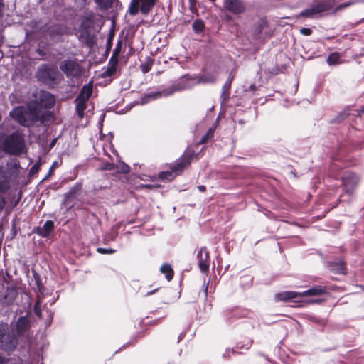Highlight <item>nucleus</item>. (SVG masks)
<instances>
[{"label":"nucleus","mask_w":364,"mask_h":364,"mask_svg":"<svg viewBox=\"0 0 364 364\" xmlns=\"http://www.w3.org/2000/svg\"><path fill=\"white\" fill-rule=\"evenodd\" d=\"M38 105L30 102L27 108L21 106L14 108L9 112V116L16 122L24 127H29L31 124L45 119L44 114L38 111Z\"/></svg>","instance_id":"1"},{"label":"nucleus","mask_w":364,"mask_h":364,"mask_svg":"<svg viewBox=\"0 0 364 364\" xmlns=\"http://www.w3.org/2000/svg\"><path fill=\"white\" fill-rule=\"evenodd\" d=\"M23 134L16 131L10 134L0 133V149L9 155L19 156L25 149Z\"/></svg>","instance_id":"2"},{"label":"nucleus","mask_w":364,"mask_h":364,"mask_svg":"<svg viewBox=\"0 0 364 364\" xmlns=\"http://www.w3.org/2000/svg\"><path fill=\"white\" fill-rule=\"evenodd\" d=\"M17 345V338L10 331L7 324H0V348L6 351H11Z\"/></svg>","instance_id":"3"},{"label":"nucleus","mask_w":364,"mask_h":364,"mask_svg":"<svg viewBox=\"0 0 364 364\" xmlns=\"http://www.w3.org/2000/svg\"><path fill=\"white\" fill-rule=\"evenodd\" d=\"M60 76V72L55 66L43 65L38 68L36 77L43 82L50 85L56 82Z\"/></svg>","instance_id":"4"},{"label":"nucleus","mask_w":364,"mask_h":364,"mask_svg":"<svg viewBox=\"0 0 364 364\" xmlns=\"http://www.w3.org/2000/svg\"><path fill=\"white\" fill-rule=\"evenodd\" d=\"M190 164V157L183 156L171 166V171H161L159 174V178L164 181H172L183 168Z\"/></svg>","instance_id":"5"},{"label":"nucleus","mask_w":364,"mask_h":364,"mask_svg":"<svg viewBox=\"0 0 364 364\" xmlns=\"http://www.w3.org/2000/svg\"><path fill=\"white\" fill-rule=\"evenodd\" d=\"M156 0H132L129 12L130 15L135 16L140 11L144 15L149 14L154 9Z\"/></svg>","instance_id":"6"},{"label":"nucleus","mask_w":364,"mask_h":364,"mask_svg":"<svg viewBox=\"0 0 364 364\" xmlns=\"http://www.w3.org/2000/svg\"><path fill=\"white\" fill-rule=\"evenodd\" d=\"M335 3V0H323L302 11L300 13V16L306 18H314L316 15L332 9Z\"/></svg>","instance_id":"7"},{"label":"nucleus","mask_w":364,"mask_h":364,"mask_svg":"<svg viewBox=\"0 0 364 364\" xmlns=\"http://www.w3.org/2000/svg\"><path fill=\"white\" fill-rule=\"evenodd\" d=\"M59 68L67 77H79L82 73L81 65L75 60H65L60 63Z\"/></svg>","instance_id":"8"},{"label":"nucleus","mask_w":364,"mask_h":364,"mask_svg":"<svg viewBox=\"0 0 364 364\" xmlns=\"http://www.w3.org/2000/svg\"><path fill=\"white\" fill-rule=\"evenodd\" d=\"M199 81L196 77L187 74L180 77L171 87V91L164 93L165 96L171 95L174 92L189 89L197 84Z\"/></svg>","instance_id":"9"},{"label":"nucleus","mask_w":364,"mask_h":364,"mask_svg":"<svg viewBox=\"0 0 364 364\" xmlns=\"http://www.w3.org/2000/svg\"><path fill=\"white\" fill-rule=\"evenodd\" d=\"M20 164L17 159H11L7 163L6 168H0V177L6 178L14 181L19 173Z\"/></svg>","instance_id":"10"},{"label":"nucleus","mask_w":364,"mask_h":364,"mask_svg":"<svg viewBox=\"0 0 364 364\" xmlns=\"http://www.w3.org/2000/svg\"><path fill=\"white\" fill-rule=\"evenodd\" d=\"M33 104L38 105V111L41 114V107H44L45 108H51L55 105V98L54 95L50 94L47 91H41L39 92V101L38 102H31Z\"/></svg>","instance_id":"11"},{"label":"nucleus","mask_w":364,"mask_h":364,"mask_svg":"<svg viewBox=\"0 0 364 364\" xmlns=\"http://www.w3.org/2000/svg\"><path fill=\"white\" fill-rule=\"evenodd\" d=\"M224 8L233 14H241L245 11V6L242 0H223Z\"/></svg>","instance_id":"12"},{"label":"nucleus","mask_w":364,"mask_h":364,"mask_svg":"<svg viewBox=\"0 0 364 364\" xmlns=\"http://www.w3.org/2000/svg\"><path fill=\"white\" fill-rule=\"evenodd\" d=\"M197 259L198 261V266L202 272H205L209 269L210 258L209 252L205 247L200 249L197 254Z\"/></svg>","instance_id":"13"},{"label":"nucleus","mask_w":364,"mask_h":364,"mask_svg":"<svg viewBox=\"0 0 364 364\" xmlns=\"http://www.w3.org/2000/svg\"><path fill=\"white\" fill-rule=\"evenodd\" d=\"M344 191L351 193L358 185L359 178L355 173H349L342 178Z\"/></svg>","instance_id":"14"},{"label":"nucleus","mask_w":364,"mask_h":364,"mask_svg":"<svg viewBox=\"0 0 364 364\" xmlns=\"http://www.w3.org/2000/svg\"><path fill=\"white\" fill-rule=\"evenodd\" d=\"M82 190L81 183H76L70 190L64 195V204L69 205L74 200L80 196Z\"/></svg>","instance_id":"15"},{"label":"nucleus","mask_w":364,"mask_h":364,"mask_svg":"<svg viewBox=\"0 0 364 364\" xmlns=\"http://www.w3.org/2000/svg\"><path fill=\"white\" fill-rule=\"evenodd\" d=\"M54 228V223L52 220H47L42 227H37L35 232L43 237H48Z\"/></svg>","instance_id":"16"},{"label":"nucleus","mask_w":364,"mask_h":364,"mask_svg":"<svg viewBox=\"0 0 364 364\" xmlns=\"http://www.w3.org/2000/svg\"><path fill=\"white\" fill-rule=\"evenodd\" d=\"M327 293L326 287L321 285L314 286L312 288L309 289L301 292L300 296H319L323 295Z\"/></svg>","instance_id":"17"},{"label":"nucleus","mask_w":364,"mask_h":364,"mask_svg":"<svg viewBox=\"0 0 364 364\" xmlns=\"http://www.w3.org/2000/svg\"><path fill=\"white\" fill-rule=\"evenodd\" d=\"M301 292H296L293 291H287L281 293H278L275 295L277 301H288L294 299H296L300 296Z\"/></svg>","instance_id":"18"},{"label":"nucleus","mask_w":364,"mask_h":364,"mask_svg":"<svg viewBox=\"0 0 364 364\" xmlns=\"http://www.w3.org/2000/svg\"><path fill=\"white\" fill-rule=\"evenodd\" d=\"M328 267L330 271L339 274H346V268L345 267V263L342 260L335 261V262H329L328 264Z\"/></svg>","instance_id":"19"},{"label":"nucleus","mask_w":364,"mask_h":364,"mask_svg":"<svg viewBox=\"0 0 364 364\" xmlns=\"http://www.w3.org/2000/svg\"><path fill=\"white\" fill-rule=\"evenodd\" d=\"M88 99L80 98L78 97L75 99L76 102V112L80 118H82L84 117V112L87 108V102Z\"/></svg>","instance_id":"20"},{"label":"nucleus","mask_w":364,"mask_h":364,"mask_svg":"<svg viewBox=\"0 0 364 364\" xmlns=\"http://www.w3.org/2000/svg\"><path fill=\"white\" fill-rule=\"evenodd\" d=\"M16 327L19 334L23 333L29 327V320L26 316H21L18 318Z\"/></svg>","instance_id":"21"},{"label":"nucleus","mask_w":364,"mask_h":364,"mask_svg":"<svg viewBox=\"0 0 364 364\" xmlns=\"http://www.w3.org/2000/svg\"><path fill=\"white\" fill-rule=\"evenodd\" d=\"M92 93V82H89L87 85H85L81 89L79 95L77 97L79 99L80 98H85V99H89Z\"/></svg>","instance_id":"22"},{"label":"nucleus","mask_w":364,"mask_h":364,"mask_svg":"<svg viewBox=\"0 0 364 364\" xmlns=\"http://www.w3.org/2000/svg\"><path fill=\"white\" fill-rule=\"evenodd\" d=\"M232 80V78L229 77L223 87V91H222V94H221V98H223V101H225L229 98L230 90L231 87Z\"/></svg>","instance_id":"23"},{"label":"nucleus","mask_w":364,"mask_h":364,"mask_svg":"<svg viewBox=\"0 0 364 364\" xmlns=\"http://www.w3.org/2000/svg\"><path fill=\"white\" fill-rule=\"evenodd\" d=\"M160 272L165 274L166 278L168 281H170L173 277V270L171 266L168 264H164L160 267Z\"/></svg>","instance_id":"24"},{"label":"nucleus","mask_w":364,"mask_h":364,"mask_svg":"<svg viewBox=\"0 0 364 364\" xmlns=\"http://www.w3.org/2000/svg\"><path fill=\"white\" fill-rule=\"evenodd\" d=\"M64 28L56 26L51 29L50 32V36L53 41H58L60 38L64 34Z\"/></svg>","instance_id":"25"},{"label":"nucleus","mask_w":364,"mask_h":364,"mask_svg":"<svg viewBox=\"0 0 364 364\" xmlns=\"http://www.w3.org/2000/svg\"><path fill=\"white\" fill-rule=\"evenodd\" d=\"M17 296V292L14 289H8L4 298V303L10 305L11 304Z\"/></svg>","instance_id":"26"},{"label":"nucleus","mask_w":364,"mask_h":364,"mask_svg":"<svg viewBox=\"0 0 364 364\" xmlns=\"http://www.w3.org/2000/svg\"><path fill=\"white\" fill-rule=\"evenodd\" d=\"M162 95L163 94L161 92H152V93L147 94L142 97L141 103L142 104L148 103L149 101H151L152 100L157 99L158 97L162 96Z\"/></svg>","instance_id":"27"},{"label":"nucleus","mask_w":364,"mask_h":364,"mask_svg":"<svg viewBox=\"0 0 364 364\" xmlns=\"http://www.w3.org/2000/svg\"><path fill=\"white\" fill-rule=\"evenodd\" d=\"M11 181L12 180L6 178H1L0 179V193H6L10 188Z\"/></svg>","instance_id":"28"},{"label":"nucleus","mask_w":364,"mask_h":364,"mask_svg":"<svg viewBox=\"0 0 364 364\" xmlns=\"http://www.w3.org/2000/svg\"><path fill=\"white\" fill-rule=\"evenodd\" d=\"M340 55L338 53H331L327 59V63L328 65H337L340 63Z\"/></svg>","instance_id":"29"},{"label":"nucleus","mask_w":364,"mask_h":364,"mask_svg":"<svg viewBox=\"0 0 364 364\" xmlns=\"http://www.w3.org/2000/svg\"><path fill=\"white\" fill-rule=\"evenodd\" d=\"M117 73V67L107 65L105 70L102 73L103 77L114 76Z\"/></svg>","instance_id":"30"},{"label":"nucleus","mask_w":364,"mask_h":364,"mask_svg":"<svg viewBox=\"0 0 364 364\" xmlns=\"http://www.w3.org/2000/svg\"><path fill=\"white\" fill-rule=\"evenodd\" d=\"M204 23L200 19L194 21L192 25L193 31L197 33L202 32L204 29Z\"/></svg>","instance_id":"31"},{"label":"nucleus","mask_w":364,"mask_h":364,"mask_svg":"<svg viewBox=\"0 0 364 364\" xmlns=\"http://www.w3.org/2000/svg\"><path fill=\"white\" fill-rule=\"evenodd\" d=\"M101 9H107L112 6L111 0H94Z\"/></svg>","instance_id":"32"},{"label":"nucleus","mask_w":364,"mask_h":364,"mask_svg":"<svg viewBox=\"0 0 364 364\" xmlns=\"http://www.w3.org/2000/svg\"><path fill=\"white\" fill-rule=\"evenodd\" d=\"M41 300L40 299L36 302L33 306V311L35 314L39 317H42L41 309Z\"/></svg>","instance_id":"33"},{"label":"nucleus","mask_w":364,"mask_h":364,"mask_svg":"<svg viewBox=\"0 0 364 364\" xmlns=\"http://www.w3.org/2000/svg\"><path fill=\"white\" fill-rule=\"evenodd\" d=\"M129 171V166L124 164L122 163L118 167H117V171L120 172L122 173H127Z\"/></svg>","instance_id":"34"},{"label":"nucleus","mask_w":364,"mask_h":364,"mask_svg":"<svg viewBox=\"0 0 364 364\" xmlns=\"http://www.w3.org/2000/svg\"><path fill=\"white\" fill-rule=\"evenodd\" d=\"M117 64H118V58L117 57V54L112 53V55L111 56V58L109 60L108 65H112L114 67H117Z\"/></svg>","instance_id":"35"},{"label":"nucleus","mask_w":364,"mask_h":364,"mask_svg":"<svg viewBox=\"0 0 364 364\" xmlns=\"http://www.w3.org/2000/svg\"><path fill=\"white\" fill-rule=\"evenodd\" d=\"M97 251L101 254H112L115 252V250L113 249H106L102 247H98Z\"/></svg>","instance_id":"36"},{"label":"nucleus","mask_w":364,"mask_h":364,"mask_svg":"<svg viewBox=\"0 0 364 364\" xmlns=\"http://www.w3.org/2000/svg\"><path fill=\"white\" fill-rule=\"evenodd\" d=\"M213 130L212 129H210L206 134L201 139L202 143H205L209 137L213 136Z\"/></svg>","instance_id":"37"},{"label":"nucleus","mask_w":364,"mask_h":364,"mask_svg":"<svg viewBox=\"0 0 364 364\" xmlns=\"http://www.w3.org/2000/svg\"><path fill=\"white\" fill-rule=\"evenodd\" d=\"M151 68V65L149 63L143 64L141 65V69L144 73H148Z\"/></svg>","instance_id":"38"},{"label":"nucleus","mask_w":364,"mask_h":364,"mask_svg":"<svg viewBox=\"0 0 364 364\" xmlns=\"http://www.w3.org/2000/svg\"><path fill=\"white\" fill-rule=\"evenodd\" d=\"M101 168L103 170H113L114 169V165L111 163H105L103 164Z\"/></svg>","instance_id":"39"},{"label":"nucleus","mask_w":364,"mask_h":364,"mask_svg":"<svg viewBox=\"0 0 364 364\" xmlns=\"http://www.w3.org/2000/svg\"><path fill=\"white\" fill-rule=\"evenodd\" d=\"M40 165L38 164H34L30 169L29 172L30 174L33 175L36 173L38 171Z\"/></svg>","instance_id":"40"},{"label":"nucleus","mask_w":364,"mask_h":364,"mask_svg":"<svg viewBox=\"0 0 364 364\" xmlns=\"http://www.w3.org/2000/svg\"><path fill=\"white\" fill-rule=\"evenodd\" d=\"M301 33L305 36H309L311 34L312 31L310 28H303L301 29Z\"/></svg>","instance_id":"41"},{"label":"nucleus","mask_w":364,"mask_h":364,"mask_svg":"<svg viewBox=\"0 0 364 364\" xmlns=\"http://www.w3.org/2000/svg\"><path fill=\"white\" fill-rule=\"evenodd\" d=\"M4 6V1L0 0V16L2 15Z\"/></svg>","instance_id":"42"},{"label":"nucleus","mask_w":364,"mask_h":364,"mask_svg":"<svg viewBox=\"0 0 364 364\" xmlns=\"http://www.w3.org/2000/svg\"><path fill=\"white\" fill-rule=\"evenodd\" d=\"M262 28H263L262 23H260L259 27L257 28V29L256 31L257 34L260 33V32L262 31Z\"/></svg>","instance_id":"43"},{"label":"nucleus","mask_w":364,"mask_h":364,"mask_svg":"<svg viewBox=\"0 0 364 364\" xmlns=\"http://www.w3.org/2000/svg\"><path fill=\"white\" fill-rule=\"evenodd\" d=\"M198 188L201 192H203V191H205V186H198Z\"/></svg>","instance_id":"44"},{"label":"nucleus","mask_w":364,"mask_h":364,"mask_svg":"<svg viewBox=\"0 0 364 364\" xmlns=\"http://www.w3.org/2000/svg\"><path fill=\"white\" fill-rule=\"evenodd\" d=\"M350 4H351V3H350V2L346 3V4H343V5L339 6V8L346 7V6H350Z\"/></svg>","instance_id":"45"},{"label":"nucleus","mask_w":364,"mask_h":364,"mask_svg":"<svg viewBox=\"0 0 364 364\" xmlns=\"http://www.w3.org/2000/svg\"><path fill=\"white\" fill-rule=\"evenodd\" d=\"M156 290H157V289H154V290H153V291H149V292H147V293L146 294V296H150V295L153 294L154 292H156Z\"/></svg>","instance_id":"46"},{"label":"nucleus","mask_w":364,"mask_h":364,"mask_svg":"<svg viewBox=\"0 0 364 364\" xmlns=\"http://www.w3.org/2000/svg\"><path fill=\"white\" fill-rule=\"evenodd\" d=\"M143 187H145L146 188H152L154 187V186L150 185V184H146V185H143Z\"/></svg>","instance_id":"47"},{"label":"nucleus","mask_w":364,"mask_h":364,"mask_svg":"<svg viewBox=\"0 0 364 364\" xmlns=\"http://www.w3.org/2000/svg\"><path fill=\"white\" fill-rule=\"evenodd\" d=\"M4 200H1L0 201V210H1V209L3 208V207H4Z\"/></svg>","instance_id":"48"},{"label":"nucleus","mask_w":364,"mask_h":364,"mask_svg":"<svg viewBox=\"0 0 364 364\" xmlns=\"http://www.w3.org/2000/svg\"><path fill=\"white\" fill-rule=\"evenodd\" d=\"M4 362V358L0 355V364H2Z\"/></svg>","instance_id":"49"},{"label":"nucleus","mask_w":364,"mask_h":364,"mask_svg":"<svg viewBox=\"0 0 364 364\" xmlns=\"http://www.w3.org/2000/svg\"><path fill=\"white\" fill-rule=\"evenodd\" d=\"M113 53H116L117 56L118 55V46L116 48V49L114 50Z\"/></svg>","instance_id":"50"},{"label":"nucleus","mask_w":364,"mask_h":364,"mask_svg":"<svg viewBox=\"0 0 364 364\" xmlns=\"http://www.w3.org/2000/svg\"><path fill=\"white\" fill-rule=\"evenodd\" d=\"M360 112L361 113H364V106L362 107L361 110H360Z\"/></svg>","instance_id":"51"},{"label":"nucleus","mask_w":364,"mask_h":364,"mask_svg":"<svg viewBox=\"0 0 364 364\" xmlns=\"http://www.w3.org/2000/svg\"><path fill=\"white\" fill-rule=\"evenodd\" d=\"M52 170H53V167H51V168H50V171H49V173H48V174L51 173Z\"/></svg>","instance_id":"52"},{"label":"nucleus","mask_w":364,"mask_h":364,"mask_svg":"<svg viewBox=\"0 0 364 364\" xmlns=\"http://www.w3.org/2000/svg\"><path fill=\"white\" fill-rule=\"evenodd\" d=\"M55 144V140H53L51 143V146Z\"/></svg>","instance_id":"53"}]
</instances>
